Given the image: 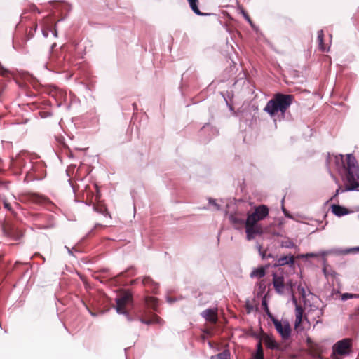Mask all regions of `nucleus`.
<instances>
[{"label":"nucleus","mask_w":359,"mask_h":359,"mask_svg":"<svg viewBox=\"0 0 359 359\" xmlns=\"http://www.w3.org/2000/svg\"><path fill=\"white\" fill-rule=\"evenodd\" d=\"M343 180L346 182L345 189L341 187L336 190L333 198L344 191H359V165L353 154L346 155V163L344 165Z\"/></svg>","instance_id":"f257e3e1"},{"label":"nucleus","mask_w":359,"mask_h":359,"mask_svg":"<svg viewBox=\"0 0 359 359\" xmlns=\"http://www.w3.org/2000/svg\"><path fill=\"white\" fill-rule=\"evenodd\" d=\"M294 95L290 94L276 93L273 98L268 101L264 111L271 117L276 116L278 112L284 115L287 109L292 104Z\"/></svg>","instance_id":"f03ea898"},{"label":"nucleus","mask_w":359,"mask_h":359,"mask_svg":"<svg viewBox=\"0 0 359 359\" xmlns=\"http://www.w3.org/2000/svg\"><path fill=\"white\" fill-rule=\"evenodd\" d=\"M65 57L61 51L52 50L49 60L44 67L50 71L60 73L66 71Z\"/></svg>","instance_id":"7ed1b4c3"},{"label":"nucleus","mask_w":359,"mask_h":359,"mask_svg":"<svg viewBox=\"0 0 359 359\" xmlns=\"http://www.w3.org/2000/svg\"><path fill=\"white\" fill-rule=\"evenodd\" d=\"M46 165L40 161L32 162L29 168L26 171V178L30 180H42L46 177Z\"/></svg>","instance_id":"20e7f679"},{"label":"nucleus","mask_w":359,"mask_h":359,"mask_svg":"<svg viewBox=\"0 0 359 359\" xmlns=\"http://www.w3.org/2000/svg\"><path fill=\"white\" fill-rule=\"evenodd\" d=\"M269 209L267 205L262 204L255 207L252 212H248L245 221L251 224H259L269 216Z\"/></svg>","instance_id":"39448f33"},{"label":"nucleus","mask_w":359,"mask_h":359,"mask_svg":"<svg viewBox=\"0 0 359 359\" xmlns=\"http://www.w3.org/2000/svg\"><path fill=\"white\" fill-rule=\"evenodd\" d=\"M27 162L32 163V160L29 155L25 152L22 151L17 154L15 158H12L11 161V167L13 169L19 170L20 172H25L29 168V165H27Z\"/></svg>","instance_id":"423d86ee"},{"label":"nucleus","mask_w":359,"mask_h":359,"mask_svg":"<svg viewBox=\"0 0 359 359\" xmlns=\"http://www.w3.org/2000/svg\"><path fill=\"white\" fill-rule=\"evenodd\" d=\"M133 300L132 294L129 291L124 292L120 297L116 299V310L118 314H123L126 316L128 321L132 319L129 316L128 312L126 310L125 306L130 303Z\"/></svg>","instance_id":"0eeeda50"},{"label":"nucleus","mask_w":359,"mask_h":359,"mask_svg":"<svg viewBox=\"0 0 359 359\" xmlns=\"http://www.w3.org/2000/svg\"><path fill=\"white\" fill-rule=\"evenodd\" d=\"M352 346V340L344 338L338 341L332 346V354L338 355H347L349 354Z\"/></svg>","instance_id":"6e6552de"},{"label":"nucleus","mask_w":359,"mask_h":359,"mask_svg":"<svg viewBox=\"0 0 359 359\" xmlns=\"http://www.w3.org/2000/svg\"><path fill=\"white\" fill-rule=\"evenodd\" d=\"M271 321L282 339L284 340L288 339L291 335V328L289 322L285 320L282 323L277 318H274Z\"/></svg>","instance_id":"1a4fd4ad"},{"label":"nucleus","mask_w":359,"mask_h":359,"mask_svg":"<svg viewBox=\"0 0 359 359\" xmlns=\"http://www.w3.org/2000/svg\"><path fill=\"white\" fill-rule=\"evenodd\" d=\"M245 227L248 241H252L257 236H260L263 233L262 226L259 224H251L245 221Z\"/></svg>","instance_id":"9d476101"},{"label":"nucleus","mask_w":359,"mask_h":359,"mask_svg":"<svg viewBox=\"0 0 359 359\" xmlns=\"http://www.w3.org/2000/svg\"><path fill=\"white\" fill-rule=\"evenodd\" d=\"M135 274V273L134 268L130 267L127 269L126 271H122L117 274L116 276H115L113 278L112 281L115 285H128V283L126 280H123V278L126 276H134Z\"/></svg>","instance_id":"9b49d317"},{"label":"nucleus","mask_w":359,"mask_h":359,"mask_svg":"<svg viewBox=\"0 0 359 359\" xmlns=\"http://www.w3.org/2000/svg\"><path fill=\"white\" fill-rule=\"evenodd\" d=\"M138 319L139 320L145 325H151L152 323L161 324L163 323V320L157 316L156 315L152 314L149 319L144 318V316L147 315V309L145 308H141L138 311Z\"/></svg>","instance_id":"f8f14e48"},{"label":"nucleus","mask_w":359,"mask_h":359,"mask_svg":"<svg viewBox=\"0 0 359 359\" xmlns=\"http://www.w3.org/2000/svg\"><path fill=\"white\" fill-rule=\"evenodd\" d=\"M32 221L34 222H35L34 224L37 229H50V228L53 227V224H52L46 225V224H42L41 223L42 222V220L44 219L52 217L51 215H42V214H34L32 215Z\"/></svg>","instance_id":"ddd939ff"},{"label":"nucleus","mask_w":359,"mask_h":359,"mask_svg":"<svg viewBox=\"0 0 359 359\" xmlns=\"http://www.w3.org/2000/svg\"><path fill=\"white\" fill-rule=\"evenodd\" d=\"M201 316L208 322L215 323L217 321V308H208L201 313Z\"/></svg>","instance_id":"4468645a"},{"label":"nucleus","mask_w":359,"mask_h":359,"mask_svg":"<svg viewBox=\"0 0 359 359\" xmlns=\"http://www.w3.org/2000/svg\"><path fill=\"white\" fill-rule=\"evenodd\" d=\"M27 199L36 204L48 205L50 203V201L46 196L37 193H29L27 194Z\"/></svg>","instance_id":"2eb2a0df"},{"label":"nucleus","mask_w":359,"mask_h":359,"mask_svg":"<svg viewBox=\"0 0 359 359\" xmlns=\"http://www.w3.org/2000/svg\"><path fill=\"white\" fill-rule=\"evenodd\" d=\"M285 265H289L290 268L294 266V257L292 254L284 255L278 258L274 263L273 266L279 267Z\"/></svg>","instance_id":"dca6fc26"},{"label":"nucleus","mask_w":359,"mask_h":359,"mask_svg":"<svg viewBox=\"0 0 359 359\" xmlns=\"http://www.w3.org/2000/svg\"><path fill=\"white\" fill-rule=\"evenodd\" d=\"M273 285L276 292L279 294L284 293L285 283L283 276H278L276 273H273Z\"/></svg>","instance_id":"f3484780"},{"label":"nucleus","mask_w":359,"mask_h":359,"mask_svg":"<svg viewBox=\"0 0 359 359\" xmlns=\"http://www.w3.org/2000/svg\"><path fill=\"white\" fill-rule=\"evenodd\" d=\"M42 34L45 38H47L50 32H52L53 35L56 37L57 36V31L56 29V25L52 24V22H45L41 28Z\"/></svg>","instance_id":"a211bd4d"},{"label":"nucleus","mask_w":359,"mask_h":359,"mask_svg":"<svg viewBox=\"0 0 359 359\" xmlns=\"http://www.w3.org/2000/svg\"><path fill=\"white\" fill-rule=\"evenodd\" d=\"M50 3L53 5L54 8L56 9L57 11H58V12L61 11L62 13H63L64 11L66 12L65 13L64 16L62 17V18L60 19V20H65L67 16V13L69 12V11L71 9L70 6L67 3H65V2H52L51 1Z\"/></svg>","instance_id":"6ab92c4d"},{"label":"nucleus","mask_w":359,"mask_h":359,"mask_svg":"<svg viewBox=\"0 0 359 359\" xmlns=\"http://www.w3.org/2000/svg\"><path fill=\"white\" fill-rule=\"evenodd\" d=\"M201 133H207L206 140H210L211 138L218 135V130L210 123H206L201 128Z\"/></svg>","instance_id":"aec40b11"},{"label":"nucleus","mask_w":359,"mask_h":359,"mask_svg":"<svg viewBox=\"0 0 359 359\" xmlns=\"http://www.w3.org/2000/svg\"><path fill=\"white\" fill-rule=\"evenodd\" d=\"M226 215L228 216L229 222L236 228L238 229L239 226H242L245 225V220L243 218L238 217L236 213H228L226 212Z\"/></svg>","instance_id":"412c9836"},{"label":"nucleus","mask_w":359,"mask_h":359,"mask_svg":"<svg viewBox=\"0 0 359 359\" xmlns=\"http://www.w3.org/2000/svg\"><path fill=\"white\" fill-rule=\"evenodd\" d=\"M142 283L144 287H149L151 292H157L159 285L158 283L153 280L149 276H144L142 280Z\"/></svg>","instance_id":"4be33fe9"},{"label":"nucleus","mask_w":359,"mask_h":359,"mask_svg":"<svg viewBox=\"0 0 359 359\" xmlns=\"http://www.w3.org/2000/svg\"><path fill=\"white\" fill-rule=\"evenodd\" d=\"M308 349L310 354L313 357H319L320 346L318 344L313 342L310 338L307 339Z\"/></svg>","instance_id":"5701e85b"},{"label":"nucleus","mask_w":359,"mask_h":359,"mask_svg":"<svg viewBox=\"0 0 359 359\" xmlns=\"http://www.w3.org/2000/svg\"><path fill=\"white\" fill-rule=\"evenodd\" d=\"M331 209L332 212L337 217H342L349 213V211L345 207L338 204H332Z\"/></svg>","instance_id":"b1692460"},{"label":"nucleus","mask_w":359,"mask_h":359,"mask_svg":"<svg viewBox=\"0 0 359 359\" xmlns=\"http://www.w3.org/2000/svg\"><path fill=\"white\" fill-rule=\"evenodd\" d=\"M350 252H351V250H348V248H346V249L333 248V249H330L328 250H322L321 251L323 258L329 254H334L336 255H347Z\"/></svg>","instance_id":"393cba45"},{"label":"nucleus","mask_w":359,"mask_h":359,"mask_svg":"<svg viewBox=\"0 0 359 359\" xmlns=\"http://www.w3.org/2000/svg\"><path fill=\"white\" fill-rule=\"evenodd\" d=\"M4 232L5 235L13 238L15 241H18L22 236L21 232L11 227H4Z\"/></svg>","instance_id":"a878e982"},{"label":"nucleus","mask_w":359,"mask_h":359,"mask_svg":"<svg viewBox=\"0 0 359 359\" xmlns=\"http://www.w3.org/2000/svg\"><path fill=\"white\" fill-rule=\"evenodd\" d=\"M187 1L189 4V6H190L191 9L196 15H197L198 16H206V15H210V13H203L199 10L198 0H187Z\"/></svg>","instance_id":"bb28decb"},{"label":"nucleus","mask_w":359,"mask_h":359,"mask_svg":"<svg viewBox=\"0 0 359 359\" xmlns=\"http://www.w3.org/2000/svg\"><path fill=\"white\" fill-rule=\"evenodd\" d=\"M266 274V269L264 266H259L257 269H255L251 273H250V278H262Z\"/></svg>","instance_id":"cd10ccee"},{"label":"nucleus","mask_w":359,"mask_h":359,"mask_svg":"<svg viewBox=\"0 0 359 359\" xmlns=\"http://www.w3.org/2000/svg\"><path fill=\"white\" fill-rule=\"evenodd\" d=\"M264 344L267 348L275 350L278 348V344L271 337L266 336L264 337Z\"/></svg>","instance_id":"c85d7f7f"},{"label":"nucleus","mask_w":359,"mask_h":359,"mask_svg":"<svg viewBox=\"0 0 359 359\" xmlns=\"http://www.w3.org/2000/svg\"><path fill=\"white\" fill-rule=\"evenodd\" d=\"M210 359H231V353L228 348H225L221 353L212 355Z\"/></svg>","instance_id":"c756f323"},{"label":"nucleus","mask_w":359,"mask_h":359,"mask_svg":"<svg viewBox=\"0 0 359 359\" xmlns=\"http://www.w3.org/2000/svg\"><path fill=\"white\" fill-rule=\"evenodd\" d=\"M262 306L264 309V311H265L266 314L267 315V316L270 318L271 320H273L274 318H276L271 313L269 309V306H268V302H267V300L266 299V297H264L262 300Z\"/></svg>","instance_id":"7c9ffc66"},{"label":"nucleus","mask_w":359,"mask_h":359,"mask_svg":"<svg viewBox=\"0 0 359 359\" xmlns=\"http://www.w3.org/2000/svg\"><path fill=\"white\" fill-rule=\"evenodd\" d=\"M304 309L303 308L299 305H295V317H296V323H300L302 319V315H303Z\"/></svg>","instance_id":"2f4dec72"},{"label":"nucleus","mask_w":359,"mask_h":359,"mask_svg":"<svg viewBox=\"0 0 359 359\" xmlns=\"http://www.w3.org/2000/svg\"><path fill=\"white\" fill-rule=\"evenodd\" d=\"M323 272L325 275V277H328V276H334L336 275V272L333 270H327V264H326V262H327V259L326 258L323 257Z\"/></svg>","instance_id":"473e14b6"},{"label":"nucleus","mask_w":359,"mask_h":359,"mask_svg":"<svg viewBox=\"0 0 359 359\" xmlns=\"http://www.w3.org/2000/svg\"><path fill=\"white\" fill-rule=\"evenodd\" d=\"M323 38H324L323 31V30L318 31V46H319V48L322 51H325V48L324 46Z\"/></svg>","instance_id":"72a5a7b5"},{"label":"nucleus","mask_w":359,"mask_h":359,"mask_svg":"<svg viewBox=\"0 0 359 359\" xmlns=\"http://www.w3.org/2000/svg\"><path fill=\"white\" fill-rule=\"evenodd\" d=\"M295 283L290 279L285 283V289L287 290V292L290 294L294 293L293 288L295 286Z\"/></svg>","instance_id":"f704fd0d"},{"label":"nucleus","mask_w":359,"mask_h":359,"mask_svg":"<svg viewBox=\"0 0 359 359\" xmlns=\"http://www.w3.org/2000/svg\"><path fill=\"white\" fill-rule=\"evenodd\" d=\"M353 298H359V294L346 292L341 295V300L344 302Z\"/></svg>","instance_id":"c9c22d12"},{"label":"nucleus","mask_w":359,"mask_h":359,"mask_svg":"<svg viewBox=\"0 0 359 359\" xmlns=\"http://www.w3.org/2000/svg\"><path fill=\"white\" fill-rule=\"evenodd\" d=\"M281 247L285 248H292L294 247V242L290 239H287L281 242Z\"/></svg>","instance_id":"e433bc0d"},{"label":"nucleus","mask_w":359,"mask_h":359,"mask_svg":"<svg viewBox=\"0 0 359 359\" xmlns=\"http://www.w3.org/2000/svg\"><path fill=\"white\" fill-rule=\"evenodd\" d=\"M145 302L148 306H152L154 309L157 305V299L154 297H147Z\"/></svg>","instance_id":"4c0bfd02"},{"label":"nucleus","mask_w":359,"mask_h":359,"mask_svg":"<svg viewBox=\"0 0 359 359\" xmlns=\"http://www.w3.org/2000/svg\"><path fill=\"white\" fill-rule=\"evenodd\" d=\"M94 211L99 212L104 216L109 215L107 210L105 208H98L95 205L93 206Z\"/></svg>","instance_id":"58836bf2"},{"label":"nucleus","mask_w":359,"mask_h":359,"mask_svg":"<svg viewBox=\"0 0 359 359\" xmlns=\"http://www.w3.org/2000/svg\"><path fill=\"white\" fill-rule=\"evenodd\" d=\"M252 354L264 355V351H263V348L262 346V343L260 341L257 343L256 351L255 353H253Z\"/></svg>","instance_id":"ea45409f"},{"label":"nucleus","mask_w":359,"mask_h":359,"mask_svg":"<svg viewBox=\"0 0 359 359\" xmlns=\"http://www.w3.org/2000/svg\"><path fill=\"white\" fill-rule=\"evenodd\" d=\"M208 203L210 205H212L216 210H219L221 209L220 205L216 202V201L212 198H208Z\"/></svg>","instance_id":"a19ab883"},{"label":"nucleus","mask_w":359,"mask_h":359,"mask_svg":"<svg viewBox=\"0 0 359 359\" xmlns=\"http://www.w3.org/2000/svg\"><path fill=\"white\" fill-rule=\"evenodd\" d=\"M306 259L311 258V257H318L319 256L322 257L321 251L318 252H308L305 254Z\"/></svg>","instance_id":"79ce46f5"},{"label":"nucleus","mask_w":359,"mask_h":359,"mask_svg":"<svg viewBox=\"0 0 359 359\" xmlns=\"http://www.w3.org/2000/svg\"><path fill=\"white\" fill-rule=\"evenodd\" d=\"M10 71L8 69H6L1 63L0 62V75L1 76H6V74H9Z\"/></svg>","instance_id":"37998d69"},{"label":"nucleus","mask_w":359,"mask_h":359,"mask_svg":"<svg viewBox=\"0 0 359 359\" xmlns=\"http://www.w3.org/2000/svg\"><path fill=\"white\" fill-rule=\"evenodd\" d=\"M65 248L67 250L68 254L71 256H74V251L79 252V250L77 249H76L75 248H69V247L65 245Z\"/></svg>","instance_id":"c03bdc74"},{"label":"nucleus","mask_w":359,"mask_h":359,"mask_svg":"<svg viewBox=\"0 0 359 359\" xmlns=\"http://www.w3.org/2000/svg\"><path fill=\"white\" fill-rule=\"evenodd\" d=\"M297 289L299 291V292L301 293L302 297H306V291H305L304 287H302L301 285H298Z\"/></svg>","instance_id":"a18cd8bd"},{"label":"nucleus","mask_w":359,"mask_h":359,"mask_svg":"<svg viewBox=\"0 0 359 359\" xmlns=\"http://www.w3.org/2000/svg\"><path fill=\"white\" fill-rule=\"evenodd\" d=\"M3 203H4V207L5 209H6L7 210L11 211V212L13 211L11 205L8 201H4Z\"/></svg>","instance_id":"49530a36"},{"label":"nucleus","mask_w":359,"mask_h":359,"mask_svg":"<svg viewBox=\"0 0 359 359\" xmlns=\"http://www.w3.org/2000/svg\"><path fill=\"white\" fill-rule=\"evenodd\" d=\"M29 11L32 12L37 11L38 13H40V11H39L38 8L34 4H32L29 6Z\"/></svg>","instance_id":"de8ad7c7"},{"label":"nucleus","mask_w":359,"mask_h":359,"mask_svg":"<svg viewBox=\"0 0 359 359\" xmlns=\"http://www.w3.org/2000/svg\"><path fill=\"white\" fill-rule=\"evenodd\" d=\"M242 13H243V16H244L245 19V20H247V21H248L250 25H252V21H251V20H250V16H249V15H248V14H247L244 11H242Z\"/></svg>","instance_id":"09e8293b"},{"label":"nucleus","mask_w":359,"mask_h":359,"mask_svg":"<svg viewBox=\"0 0 359 359\" xmlns=\"http://www.w3.org/2000/svg\"><path fill=\"white\" fill-rule=\"evenodd\" d=\"M85 306L86 308V309L88 310V313H90V316H92L93 317H97V313H95V312H93L88 307L87 305L85 304Z\"/></svg>","instance_id":"8fccbe9b"},{"label":"nucleus","mask_w":359,"mask_h":359,"mask_svg":"<svg viewBox=\"0 0 359 359\" xmlns=\"http://www.w3.org/2000/svg\"><path fill=\"white\" fill-rule=\"evenodd\" d=\"M223 97H224V100H225V102H226V104L227 107H229V109L231 111H233V107L232 104H231L228 102L227 99L226 98V97H225L224 95Z\"/></svg>","instance_id":"3c124183"},{"label":"nucleus","mask_w":359,"mask_h":359,"mask_svg":"<svg viewBox=\"0 0 359 359\" xmlns=\"http://www.w3.org/2000/svg\"><path fill=\"white\" fill-rule=\"evenodd\" d=\"M283 212L286 217L292 218V216L290 215V213L285 209L284 207L282 208Z\"/></svg>","instance_id":"603ef678"},{"label":"nucleus","mask_w":359,"mask_h":359,"mask_svg":"<svg viewBox=\"0 0 359 359\" xmlns=\"http://www.w3.org/2000/svg\"><path fill=\"white\" fill-rule=\"evenodd\" d=\"M291 296H292V301L293 304L294 306L298 304V302H297V299H296V297L294 296V293L291 294Z\"/></svg>","instance_id":"864d4df0"},{"label":"nucleus","mask_w":359,"mask_h":359,"mask_svg":"<svg viewBox=\"0 0 359 359\" xmlns=\"http://www.w3.org/2000/svg\"><path fill=\"white\" fill-rule=\"evenodd\" d=\"M251 359H264V355H259L252 354Z\"/></svg>","instance_id":"5fc2aeb1"},{"label":"nucleus","mask_w":359,"mask_h":359,"mask_svg":"<svg viewBox=\"0 0 359 359\" xmlns=\"http://www.w3.org/2000/svg\"><path fill=\"white\" fill-rule=\"evenodd\" d=\"M167 301H168V302L172 304V303L175 302L177 301V299H175L174 297H168Z\"/></svg>","instance_id":"6e6d98bb"},{"label":"nucleus","mask_w":359,"mask_h":359,"mask_svg":"<svg viewBox=\"0 0 359 359\" xmlns=\"http://www.w3.org/2000/svg\"><path fill=\"white\" fill-rule=\"evenodd\" d=\"M325 306H323V308H321V309L319 310L318 313V315H317V317H318V318H319L320 316H323V313H324V312H323V310H324V308H325Z\"/></svg>","instance_id":"4d7b16f0"},{"label":"nucleus","mask_w":359,"mask_h":359,"mask_svg":"<svg viewBox=\"0 0 359 359\" xmlns=\"http://www.w3.org/2000/svg\"><path fill=\"white\" fill-rule=\"evenodd\" d=\"M348 250H351V252H359V246L355 247V248H348Z\"/></svg>","instance_id":"13d9d810"},{"label":"nucleus","mask_w":359,"mask_h":359,"mask_svg":"<svg viewBox=\"0 0 359 359\" xmlns=\"http://www.w3.org/2000/svg\"><path fill=\"white\" fill-rule=\"evenodd\" d=\"M56 140H57V141L58 142H60V143H62V144L65 145V144H64V143H63V142H62L63 137H57V138H56Z\"/></svg>","instance_id":"bf43d9fd"},{"label":"nucleus","mask_w":359,"mask_h":359,"mask_svg":"<svg viewBox=\"0 0 359 359\" xmlns=\"http://www.w3.org/2000/svg\"><path fill=\"white\" fill-rule=\"evenodd\" d=\"M261 248H262V246L259 245L258 246V249H259V251L260 252V255H262V258L264 259L265 257L264 255L261 252Z\"/></svg>","instance_id":"052dcab7"},{"label":"nucleus","mask_w":359,"mask_h":359,"mask_svg":"<svg viewBox=\"0 0 359 359\" xmlns=\"http://www.w3.org/2000/svg\"><path fill=\"white\" fill-rule=\"evenodd\" d=\"M33 32H36L37 29H38V26L37 25H35L34 27H33Z\"/></svg>","instance_id":"680f3d73"},{"label":"nucleus","mask_w":359,"mask_h":359,"mask_svg":"<svg viewBox=\"0 0 359 359\" xmlns=\"http://www.w3.org/2000/svg\"><path fill=\"white\" fill-rule=\"evenodd\" d=\"M298 257L300 258H306L305 254H300L298 255Z\"/></svg>","instance_id":"e2e57ef3"},{"label":"nucleus","mask_w":359,"mask_h":359,"mask_svg":"<svg viewBox=\"0 0 359 359\" xmlns=\"http://www.w3.org/2000/svg\"><path fill=\"white\" fill-rule=\"evenodd\" d=\"M29 34L30 35V37H33L34 36V33L32 31L29 32Z\"/></svg>","instance_id":"0e129e2a"},{"label":"nucleus","mask_w":359,"mask_h":359,"mask_svg":"<svg viewBox=\"0 0 359 359\" xmlns=\"http://www.w3.org/2000/svg\"><path fill=\"white\" fill-rule=\"evenodd\" d=\"M137 280H138V279L134 280L131 281V283H130L133 285V284H134L135 283H136V282L137 281Z\"/></svg>","instance_id":"69168bd1"},{"label":"nucleus","mask_w":359,"mask_h":359,"mask_svg":"<svg viewBox=\"0 0 359 359\" xmlns=\"http://www.w3.org/2000/svg\"><path fill=\"white\" fill-rule=\"evenodd\" d=\"M56 46V44H55V43H54V44H53V45H52V46H51L52 50L53 49L54 46Z\"/></svg>","instance_id":"338daca9"},{"label":"nucleus","mask_w":359,"mask_h":359,"mask_svg":"<svg viewBox=\"0 0 359 359\" xmlns=\"http://www.w3.org/2000/svg\"><path fill=\"white\" fill-rule=\"evenodd\" d=\"M268 257H272L271 254H269V255H268Z\"/></svg>","instance_id":"774afa93"}]
</instances>
